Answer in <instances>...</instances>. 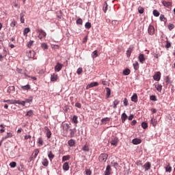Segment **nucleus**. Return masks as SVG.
Instances as JSON below:
<instances>
[{
  "instance_id": "nucleus-1",
  "label": "nucleus",
  "mask_w": 175,
  "mask_h": 175,
  "mask_svg": "<svg viewBox=\"0 0 175 175\" xmlns=\"http://www.w3.org/2000/svg\"><path fill=\"white\" fill-rule=\"evenodd\" d=\"M36 32L38 33V39H40V40H42V39H43V38H46V36H47V33H46V31H44L43 29H38L36 30Z\"/></svg>"
},
{
  "instance_id": "nucleus-2",
  "label": "nucleus",
  "mask_w": 175,
  "mask_h": 175,
  "mask_svg": "<svg viewBox=\"0 0 175 175\" xmlns=\"http://www.w3.org/2000/svg\"><path fill=\"white\" fill-rule=\"evenodd\" d=\"M62 127L64 132L65 136H68V131H69V129L70 128V124L63 123Z\"/></svg>"
},
{
  "instance_id": "nucleus-3",
  "label": "nucleus",
  "mask_w": 175,
  "mask_h": 175,
  "mask_svg": "<svg viewBox=\"0 0 175 175\" xmlns=\"http://www.w3.org/2000/svg\"><path fill=\"white\" fill-rule=\"evenodd\" d=\"M120 142V139H118V137H112L110 144L111 146H114V147H117L118 146V142Z\"/></svg>"
},
{
  "instance_id": "nucleus-4",
  "label": "nucleus",
  "mask_w": 175,
  "mask_h": 175,
  "mask_svg": "<svg viewBox=\"0 0 175 175\" xmlns=\"http://www.w3.org/2000/svg\"><path fill=\"white\" fill-rule=\"evenodd\" d=\"M108 157L109 155H107V154L102 153L101 154H100L98 159L100 162H106V161H107Z\"/></svg>"
},
{
  "instance_id": "nucleus-5",
  "label": "nucleus",
  "mask_w": 175,
  "mask_h": 175,
  "mask_svg": "<svg viewBox=\"0 0 175 175\" xmlns=\"http://www.w3.org/2000/svg\"><path fill=\"white\" fill-rule=\"evenodd\" d=\"M39 149L34 150L32 155L30 157V161H34L35 159H36V157H38V154H39Z\"/></svg>"
},
{
  "instance_id": "nucleus-6",
  "label": "nucleus",
  "mask_w": 175,
  "mask_h": 175,
  "mask_svg": "<svg viewBox=\"0 0 175 175\" xmlns=\"http://www.w3.org/2000/svg\"><path fill=\"white\" fill-rule=\"evenodd\" d=\"M58 79H59V77H58L57 74L53 73L51 75V81H52L53 83L57 81Z\"/></svg>"
},
{
  "instance_id": "nucleus-7",
  "label": "nucleus",
  "mask_w": 175,
  "mask_h": 175,
  "mask_svg": "<svg viewBox=\"0 0 175 175\" xmlns=\"http://www.w3.org/2000/svg\"><path fill=\"white\" fill-rule=\"evenodd\" d=\"M148 32L150 35L152 36L155 33V28L152 25H149Z\"/></svg>"
},
{
  "instance_id": "nucleus-8",
  "label": "nucleus",
  "mask_w": 175,
  "mask_h": 175,
  "mask_svg": "<svg viewBox=\"0 0 175 175\" xmlns=\"http://www.w3.org/2000/svg\"><path fill=\"white\" fill-rule=\"evenodd\" d=\"M64 67V64H60L59 62L57 63L56 66H55V71L59 72L61 69Z\"/></svg>"
},
{
  "instance_id": "nucleus-9",
  "label": "nucleus",
  "mask_w": 175,
  "mask_h": 175,
  "mask_svg": "<svg viewBox=\"0 0 175 175\" xmlns=\"http://www.w3.org/2000/svg\"><path fill=\"white\" fill-rule=\"evenodd\" d=\"M153 79L155 81H159V80H161V72H157L154 75Z\"/></svg>"
},
{
  "instance_id": "nucleus-10",
  "label": "nucleus",
  "mask_w": 175,
  "mask_h": 175,
  "mask_svg": "<svg viewBox=\"0 0 175 175\" xmlns=\"http://www.w3.org/2000/svg\"><path fill=\"white\" fill-rule=\"evenodd\" d=\"M77 132V130L76 129V128L75 129H70V134L68 136V137H75V135H76V133Z\"/></svg>"
},
{
  "instance_id": "nucleus-11",
  "label": "nucleus",
  "mask_w": 175,
  "mask_h": 175,
  "mask_svg": "<svg viewBox=\"0 0 175 175\" xmlns=\"http://www.w3.org/2000/svg\"><path fill=\"white\" fill-rule=\"evenodd\" d=\"M162 3L165 8H168V9H170V8H172V5H173V3L166 1H163Z\"/></svg>"
},
{
  "instance_id": "nucleus-12",
  "label": "nucleus",
  "mask_w": 175,
  "mask_h": 175,
  "mask_svg": "<svg viewBox=\"0 0 175 175\" xmlns=\"http://www.w3.org/2000/svg\"><path fill=\"white\" fill-rule=\"evenodd\" d=\"M144 169L145 170V172H148V170H150L151 169V163L150 162H146L144 165H143Z\"/></svg>"
},
{
  "instance_id": "nucleus-13",
  "label": "nucleus",
  "mask_w": 175,
  "mask_h": 175,
  "mask_svg": "<svg viewBox=\"0 0 175 175\" xmlns=\"http://www.w3.org/2000/svg\"><path fill=\"white\" fill-rule=\"evenodd\" d=\"M35 54H36V53L33 51H29L26 53V55L29 58H35Z\"/></svg>"
},
{
  "instance_id": "nucleus-14",
  "label": "nucleus",
  "mask_w": 175,
  "mask_h": 175,
  "mask_svg": "<svg viewBox=\"0 0 175 175\" xmlns=\"http://www.w3.org/2000/svg\"><path fill=\"white\" fill-rule=\"evenodd\" d=\"M98 82H92L86 86V90H90V88H92L93 87H98Z\"/></svg>"
},
{
  "instance_id": "nucleus-15",
  "label": "nucleus",
  "mask_w": 175,
  "mask_h": 175,
  "mask_svg": "<svg viewBox=\"0 0 175 175\" xmlns=\"http://www.w3.org/2000/svg\"><path fill=\"white\" fill-rule=\"evenodd\" d=\"M138 59L141 64H144V61H146V57H144V54H139L138 57Z\"/></svg>"
},
{
  "instance_id": "nucleus-16",
  "label": "nucleus",
  "mask_w": 175,
  "mask_h": 175,
  "mask_svg": "<svg viewBox=\"0 0 175 175\" xmlns=\"http://www.w3.org/2000/svg\"><path fill=\"white\" fill-rule=\"evenodd\" d=\"M68 144L70 147H75L76 146V140L71 139L68 142Z\"/></svg>"
},
{
  "instance_id": "nucleus-17",
  "label": "nucleus",
  "mask_w": 175,
  "mask_h": 175,
  "mask_svg": "<svg viewBox=\"0 0 175 175\" xmlns=\"http://www.w3.org/2000/svg\"><path fill=\"white\" fill-rule=\"evenodd\" d=\"M110 121L109 118H104L101 120V125H106Z\"/></svg>"
},
{
  "instance_id": "nucleus-18",
  "label": "nucleus",
  "mask_w": 175,
  "mask_h": 175,
  "mask_svg": "<svg viewBox=\"0 0 175 175\" xmlns=\"http://www.w3.org/2000/svg\"><path fill=\"white\" fill-rule=\"evenodd\" d=\"M44 129L45 131H46V137H48V139H50V137H51V131H50V129L47 126H45Z\"/></svg>"
},
{
  "instance_id": "nucleus-19",
  "label": "nucleus",
  "mask_w": 175,
  "mask_h": 175,
  "mask_svg": "<svg viewBox=\"0 0 175 175\" xmlns=\"http://www.w3.org/2000/svg\"><path fill=\"white\" fill-rule=\"evenodd\" d=\"M166 173H171L172 168V166H170V163H168L166 167H165Z\"/></svg>"
},
{
  "instance_id": "nucleus-20",
  "label": "nucleus",
  "mask_w": 175,
  "mask_h": 175,
  "mask_svg": "<svg viewBox=\"0 0 175 175\" xmlns=\"http://www.w3.org/2000/svg\"><path fill=\"white\" fill-rule=\"evenodd\" d=\"M48 157H49L50 161L53 162V159L55 157V155H54V154H53L52 151H50L48 153Z\"/></svg>"
},
{
  "instance_id": "nucleus-21",
  "label": "nucleus",
  "mask_w": 175,
  "mask_h": 175,
  "mask_svg": "<svg viewBox=\"0 0 175 175\" xmlns=\"http://www.w3.org/2000/svg\"><path fill=\"white\" fill-rule=\"evenodd\" d=\"M21 90L23 91H28V90H31V85L27 84L26 85H22L21 86Z\"/></svg>"
},
{
  "instance_id": "nucleus-22",
  "label": "nucleus",
  "mask_w": 175,
  "mask_h": 175,
  "mask_svg": "<svg viewBox=\"0 0 175 175\" xmlns=\"http://www.w3.org/2000/svg\"><path fill=\"white\" fill-rule=\"evenodd\" d=\"M10 137H13V133H7V135L5 137H2V141L3 140H6V139H10Z\"/></svg>"
},
{
  "instance_id": "nucleus-23",
  "label": "nucleus",
  "mask_w": 175,
  "mask_h": 175,
  "mask_svg": "<svg viewBox=\"0 0 175 175\" xmlns=\"http://www.w3.org/2000/svg\"><path fill=\"white\" fill-rule=\"evenodd\" d=\"M69 163L66 162L63 164V170L68 172V170H69Z\"/></svg>"
},
{
  "instance_id": "nucleus-24",
  "label": "nucleus",
  "mask_w": 175,
  "mask_h": 175,
  "mask_svg": "<svg viewBox=\"0 0 175 175\" xmlns=\"http://www.w3.org/2000/svg\"><path fill=\"white\" fill-rule=\"evenodd\" d=\"M140 143H142V139L139 138H135L133 139V144L137 145L140 144Z\"/></svg>"
},
{
  "instance_id": "nucleus-25",
  "label": "nucleus",
  "mask_w": 175,
  "mask_h": 175,
  "mask_svg": "<svg viewBox=\"0 0 175 175\" xmlns=\"http://www.w3.org/2000/svg\"><path fill=\"white\" fill-rule=\"evenodd\" d=\"M150 124L152 125V126L155 127V126L158 124V120L153 118L150 120Z\"/></svg>"
},
{
  "instance_id": "nucleus-26",
  "label": "nucleus",
  "mask_w": 175,
  "mask_h": 175,
  "mask_svg": "<svg viewBox=\"0 0 175 175\" xmlns=\"http://www.w3.org/2000/svg\"><path fill=\"white\" fill-rule=\"evenodd\" d=\"M126 118H128V116L126 115V113H123L121 116L122 122H125V121H126Z\"/></svg>"
},
{
  "instance_id": "nucleus-27",
  "label": "nucleus",
  "mask_w": 175,
  "mask_h": 175,
  "mask_svg": "<svg viewBox=\"0 0 175 175\" xmlns=\"http://www.w3.org/2000/svg\"><path fill=\"white\" fill-rule=\"evenodd\" d=\"M111 171V167L110 165H107L105 170V175H110V172Z\"/></svg>"
},
{
  "instance_id": "nucleus-28",
  "label": "nucleus",
  "mask_w": 175,
  "mask_h": 175,
  "mask_svg": "<svg viewBox=\"0 0 175 175\" xmlns=\"http://www.w3.org/2000/svg\"><path fill=\"white\" fill-rule=\"evenodd\" d=\"M42 164L43 165V166H45V167L49 166V160L46 158L43 159L42 161Z\"/></svg>"
},
{
  "instance_id": "nucleus-29",
  "label": "nucleus",
  "mask_w": 175,
  "mask_h": 175,
  "mask_svg": "<svg viewBox=\"0 0 175 175\" xmlns=\"http://www.w3.org/2000/svg\"><path fill=\"white\" fill-rule=\"evenodd\" d=\"M106 92H107L106 98H110V95H111V90L109 88H107Z\"/></svg>"
},
{
  "instance_id": "nucleus-30",
  "label": "nucleus",
  "mask_w": 175,
  "mask_h": 175,
  "mask_svg": "<svg viewBox=\"0 0 175 175\" xmlns=\"http://www.w3.org/2000/svg\"><path fill=\"white\" fill-rule=\"evenodd\" d=\"M29 32H31V29L29 27L25 28V29L23 31L24 36H27V35H28Z\"/></svg>"
},
{
  "instance_id": "nucleus-31",
  "label": "nucleus",
  "mask_w": 175,
  "mask_h": 175,
  "mask_svg": "<svg viewBox=\"0 0 175 175\" xmlns=\"http://www.w3.org/2000/svg\"><path fill=\"white\" fill-rule=\"evenodd\" d=\"M156 90H157L159 91V92H162V85L161 84H157L154 85Z\"/></svg>"
},
{
  "instance_id": "nucleus-32",
  "label": "nucleus",
  "mask_w": 175,
  "mask_h": 175,
  "mask_svg": "<svg viewBox=\"0 0 175 175\" xmlns=\"http://www.w3.org/2000/svg\"><path fill=\"white\" fill-rule=\"evenodd\" d=\"M131 74V70L129 68H126L124 70H123V75L124 76H128Z\"/></svg>"
},
{
  "instance_id": "nucleus-33",
  "label": "nucleus",
  "mask_w": 175,
  "mask_h": 175,
  "mask_svg": "<svg viewBox=\"0 0 175 175\" xmlns=\"http://www.w3.org/2000/svg\"><path fill=\"white\" fill-rule=\"evenodd\" d=\"M70 159V155L63 156L62 162H66V161H69Z\"/></svg>"
},
{
  "instance_id": "nucleus-34",
  "label": "nucleus",
  "mask_w": 175,
  "mask_h": 175,
  "mask_svg": "<svg viewBox=\"0 0 175 175\" xmlns=\"http://www.w3.org/2000/svg\"><path fill=\"white\" fill-rule=\"evenodd\" d=\"M14 91H15L14 86H10V87H8V92H9V94H10L12 92H14Z\"/></svg>"
},
{
  "instance_id": "nucleus-35",
  "label": "nucleus",
  "mask_w": 175,
  "mask_h": 175,
  "mask_svg": "<svg viewBox=\"0 0 175 175\" xmlns=\"http://www.w3.org/2000/svg\"><path fill=\"white\" fill-rule=\"evenodd\" d=\"M132 102H137V94H134L131 97Z\"/></svg>"
},
{
  "instance_id": "nucleus-36",
  "label": "nucleus",
  "mask_w": 175,
  "mask_h": 175,
  "mask_svg": "<svg viewBox=\"0 0 175 175\" xmlns=\"http://www.w3.org/2000/svg\"><path fill=\"white\" fill-rule=\"evenodd\" d=\"M20 18H21V23L22 24H24V23H25V20L24 19V13L21 12V13L20 14Z\"/></svg>"
},
{
  "instance_id": "nucleus-37",
  "label": "nucleus",
  "mask_w": 175,
  "mask_h": 175,
  "mask_svg": "<svg viewBox=\"0 0 175 175\" xmlns=\"http://www.w3.org/2000/svg\"><path fill=\"white\" fill-rule=\"evenodd\" d=\"M77 118H78L77 116H74L72 117V121L74 124H79V120H77Z\"/></svg>"
},
{
  "instance_id": "nucleus-38",
  "label": "nucleus",
  "mask_w": 175,
  "mask_h": 175,
  "mask_svg": "<svg viewBox=\"0 0 175 175\" xmlns=\"http://www.w3.org/2000/svg\"><path fill=\"white\" fill-rule=\"evenodd\" d=\"M41 47L43 50H47L49 49V45H47V43H42L41 44Z\"/></svg>"
},
{
  "instance_id": "nucleus-39",
  "label": "nucleus",
  "mask_w": 175,
  "mask_h": 175,
  "mask_svg": "<svg viewBox=\"0 0 175 175\" xmlns=\"http://www.w3.org/2000/svg\"><path fill=\"white\" fill-rule=\"evenodd\" d=\"M133 68L135 69V70H139V62H135V63H133Z\"/></svg>"
},
{
  "instance_id": "nucleus-40",
  "label": "nucleus",
  "mask_w": 175,
  "mask_h": 175,
  "mask_svg": "<svg viewBox=\"0 0 175 175\" xmlns=\"http://www.w3.org/2000/svg\"><path fill=\"white\" fill-rule=\"evenodd\" d=\"M3 103H8V105H13L14 100H3Z\"/></svg>"
},
{
  "instance_id": "nucleus-41",
  "label": "nucleus",
  "mask_w": 175,
  "mask_h": 175,
  "mask_svg": "<svg viewBox=\"0 0 175 175\" xmlns=\"http://www.w3.org/2000/svg\"><path fill=\"white\" fill-rule=\"evenodd\" d=\"M38 144H39L40 146H43V144H44V142H43L42 137H39L38 139Z\"/></svg>"
},
{
  "instance_id": "nucleus-42",
  "label": "nucleus",
  "mask_w": 175,
  "mask_h": 175,
  "mask_svg": "<svg viewBox=\"0 0 175 175\" xmlns=\"http://www.w3.org/2000/svg\"><path fill=\"white\" fill-rule=\"evenodd\" d=\"M113 109H117V105L120 104V101L118 100V99H116L113 101Z\"/></svg>"
},
{
  "instance_id": "nucleus-43",
  "label": "nucleus",
  "mask_w": 175,
  "mask_h": 175,
  "mask_svg": "<svg viewBox=\"0 0 175 175\" xmlns=\"http://www.w3.org/2000/svg\"><path fill=\"white\" fill-rule=\"evenodd\" d=\"M132 48H129L128 50L126 51V56L127 57H131V54H132Z\"/></svg>"
},
{
  "instance_id": "nucleus-44",
  "label": "nucleus",
  "mask_w": 175,
  "mask_h": 175,
  "mask_svg": "<svg viewBox=\"0 0 175 175\" xmlns=\"http://www.w3.org/2000/svg\"><path fill=\"white\" fill-rule=\"evenodd\" d=\"M160 21H163L164 23H166V21H167V19H166V18L165 17V15L161 14L160 16Z\"/></svg>"
},
{
  "instance_id": "nucleus-45",
  "label": "nucleus",
  "mask_w": 175,
  "mask_h": 175,
  "mask_svg": "<svg viewBox=\"0 0 175 175\" xmlns=\"http://www.w3.org/2000/svg\"><path fill=\"white\" fill-rule=\"evenodd\" d=\"M174 25L173 23H170L168 25H167V28L170 31H172V29H174Z\"/></svg>"
},
{
  "instance_id": "nucleus-46",
  "label": "nucleus",
  "mask_w": 175,
  "mask_h": 175,
  "mask_svg": "<svg viewBox=\"0 0 175 175\" xmlns=\"http://www.w3.org/2000/svg\"><path fill=\"white\" fill-rule=\"evenodd\" d=\"M82 150L83 151H85L86 152H88L90 151V148L88 147V146L87 144H85Z\"/></svg>"
},
{
  "instance_id": "nucleus-47",
  "label": "nucleus",
  "mask_w": 175,
  "mask_h": 175,
  "mask_svg": "<svg viewBox=\"0 0 175 175\" xmlns=\"http://www.w3.org/2000/svg\"><path fill=\"white\" fill-rule=\"evenodd\" d=\"M32 100H33V97L30 96V97H29V98H27L25 100V103H31V102H32Z\"/></svg>"
},
{
  "instance_id": "nucleus-48",
  "label": "nucleus",
  "mask_w": 175,
  "mask_h": 175,
  "mask_svg": "<svg viewBox=\"0 0 175 175\" xmlns=\"http://www.w3.org/2000/svg\"><path fill=\"white\" fill-rule=\"evenodd\" d=\"M35 43V41L33 40H30L29 42H27V46L29 49L32 46V44Z\"/></svg>"
},
{
  "instance_id": "nucleus-49",
  "label": "nucleus",
  "mask_w": 175,
  "mask_h": 175,
  "mask_svg": "<svg viewBox=\"0 0 175 175\" xmlns=\"http://www.w3.org/2000/svg\"><path fill=\"white\" fill-rule=\"evenodd\" d=\"M31 116H33V111L29 110L27 111L26 116L27 117H31Z\"/></svg>"
},
{
  "instance_id": "nucleus-50",
  "label": "nucleus",
  "mask_w": 175,
  "mask_h": 175,
  "mask_svg": "<svg viewBox=\"0 0 175 175\" xmlns=\"http://www.w3.org/2000/svg\"><path fill=\"white\" fill-rule=\"evenodd\" d=\"M142 126L143 129H147V128H148V124H147V122H144L142 123Z\"/></svg>"
},
{
  "instance_id": "nucleus-51",
  "label": "nucleus",
  "mask_w": 175,
  "mask_h": 175,
  "mask_svg": "<svg viewBox=\"0 0 175 175\" xmlns=\"http://www.w3.org/2000/svg\"><path fill=\"white\" fill-rule=\"evenodd\" d=\"M159 12H158V10H153V15L155 16V17H159Z\"/></svg>"
},
{
  "instance_id": "nucleus-52",
  "label": "nucleus",
  "mask_w": 175,
  "mask_h": 175,
  "mask_svg": "<svg viewBox=\"0 0 175 175\" xmlns=\"http://www.w3.org/2000/svg\"><path fill=\"white\" fill-rule=\"evenodd\" d=\"M92 58H96L98 57V51H94L92 54Z\"/></svg>"
},
{
  "instance_id": "nucleus-53",
  "label": "nucleus",
  "mask_w": 175,
  "mask_h": 175,
  "mask_svg": "<svg viewBox=\"0 0 175 175\" xmlns=\"http://www.w3.org/2000/svg\"><path fill=\"white\" fill-rule=\"evenodd\" d=\"M138 12L140 14H143V13H144V8H143V7H139Z\"/></svg>"
},
{
  "instance_id": "nucleus-54",
  "label": "nucleus",
  "mask_w": 175,
  "mask_h": 175,
  "mask_svg": "<svg viewBox=\"0 0 175 175\" xmlns=\"http://www.w3.org/2000/svg\"><path fill=\"white\" fill-rule=\"evenodd\" d=\"M85 28L90 29V28H91V23L87 22L85 25Z\"/></svg>"
},
{
  "instance_id": "nucleus-55",
  "label": "nucleus",
  "mask_w": 175,
  "mask_h": 175,
  "mask_svg": "<svg viewBox=\"0 0 175 175\" xmlns=\"http://www.w3.org/2000/svg\"><path fill=\"white\" fill-rule=\"evenodd\" d=\"M171 47H172V43H170V42L169 41H166L165 48L170 49Z\"/></svg>"
},
{
  "instance_id": "nucleus-56",
  "label": "nucleus",
  "mask_w": 175,
  "mask_h": 175,
  "mask_svg": "<svg viewBox=\"0 0 175 175\" xmlns=\"http://www.w3.org/2000/svg\"><path fill=\"white\" fill-rule=\"evenodd\" d=\"M77 24L79 25H83V19L81 18H79L77 20Z\"/></svg>"
},
{
  "instance_id": "nucleus-57",
  "label": "nucleus",
  "mask_w": 175,
  "mask_h": 175,
  "mask_svg": "<svg viewBox=\"0 0 175 175\" xmlns=\"http://www.w3.org/2000/svg\"><path fill=\"white\" fill-rule=\"evenodd\" d=\"M17 163L14 161H12L10 163V167H16Z\"/></svg>"
},
{
  "instance_id": "nucleus-58",
  "label": "nucleus",
  "mask_w": 175,
  "mask_h": 175,
  "mask_svg": "<svg viewBox=\"0 0 175 175\" xmlns=\"http://www.w3.org/2000/svg\"><path fill=\"white\" fill-rule=\"evenodd\" d=\"M77 75H81L83 73V68H79L77 70Z\"/></svg>"
},
{
  "instance_id": "nucleus-59",
  "label": "nucleus",
  "mask_w": 175,
  "mask_h": 175,
  "mask_svg": "<svg viewBox=\"0 0 175 175\" xmlns=\"http://www.w3.org/2000/svg\"><path fill=\"white\" fill-rule=\"evenodd\" d=\"M104 13H106L107 12V3L105 2V4L104 5V8L103 9Z\"/></svg>"
},
{
  "instance_id": "nucleus-60",
  "label": "nucleus",
  "mask_w": 175,
  "mask_h": 175,
  "mask_svg": "<svg viewBox=\"0 0 175 175\" xmlns=\"http://www.w3.org/2000/svg\"><path fill=\"white\" fill-rule=\"evenodd\" d=\"M21 100H14L13 105H21Z\"/></svg>"
},
{
  "instance_id": "nucleus-61",
  "label": "nucleus",
  "mask_w": 175,
  "mask_h": 175,
  "mask_svg": "<svg viewBox=\"0 0 175 175\" xmlns=\"http://www.w3.org/2000/svg\"><path fill=\"white\" fill-rule=\"evenodd\" d=\"M123 103H124V106H128L129 105V103L128 102V98H124L123 100Z\"/></svg>"
},
{
  "instance_id": "nucleus-62",
  "label": "nucleus",
  "mask_w": 175,
  "mask_h": 175,
  "mask_svg": "<svg viewBox=\"0 0 175 175\" xmlns=\"http://www.w3.org/2000/svg\"><path fill=\"white\" fill-rule=\"evenodd\" d=\"M16 24H17V23L16 21H12L11 23H10V27H12V28H14V27H16Z\"/></svg>"
},
{
  "instance_id": "nucleus-63",
  "label": "nucleus",
  "mask_w": 175,
  "mask_h": 175,
  "mask_svg": "<svg viewBox=\"0 0 175 175\" xmlns=\"http://www.w3.org/2000/svg\"><path fill=\"white\" fill-rule=\"evenodd\" d=\"M150 100H154L155 102V101H157V96H150Z\"/></svg>"
},
{
  "instance_id": "nucleus-64",
  "label": "nucleus",
  "mask_w": 175,
  "mask_h": 175,
  "mask_svg": "<svg viewBox=\"0 0 175 175\" xmlns=\"http://www.w3.org/2000/svg\"><path fill=\"white\" fill-rule=\"evenodd\" d=\"M85 174H86V175H90L91 174V170H85Z\"/></svg>"
}]
</instances>
